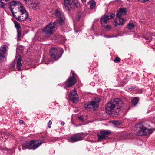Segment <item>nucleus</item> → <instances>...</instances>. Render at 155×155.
<instances>
[{
    "mask_svg": "<svg viewBox=\"0 0 155 155\" xmlns=\"http://www.w3.org/2000/svg\"><path fill=\"white\" fill-rule=\"evenodd\" d=\"M137 127L138 130L137 135L140 136L150 135L153 131V129L147 128L141 124H139Z\"/></svg>",
    "mask_w": 155,
    "mask_h": 155,
    "instance_id": "nucleus-8",
    "label": "nucleus"
},
{
    "mask_svg": "<svg viewBox=\"0 0 155 155\" xmlns=\"http://www.w3.org/2000/svg\"><path fill=\"white\" fill-rule=\"evenodd\" d=\"M45 143L44 140H32L29 142L24 143L22 145V149L23 150L27 149L35 150Z\"/></svg>",
    "mask_w": 155,
    "mask_h": 155,
    "instance_id": "nucleus-2",
    "label": "nucleus"
},
{
    "mask_svg": "<svg viewBox=\"0 0 155 155\" xmlns=\"http://www.w3.org/2000/svg\"><path fill=\"white\" fill-rule=\"evenodd\" d=\"M81 16L80 15H77L76 17V20L77 21H78L80 19Z\"/></svg>",
    "mask_w": 155,
    "mask_h": 155,
    "instance_id": "nucleus-33",
    "label": "nucleus"
},
{
    "mask_svg": "<svg viewBox=\"0 0 155 155\" xmlns=\"http://www.w3.org/2000/svg\"><path fill=\"white\" fill-rule=\"evenodd\" d=\"M41 138L43 139H46L48 138V137L47 136L45 135V136H42Z\"/></svg>",
    "mask_w": 155,
    "mask_h": 155,
    "instance_id": "nucleus-37",
    "label": "nucleus"
},
{
    "mask_svg": "<svg viewBox=\"0 0 155 155\" xmlns=\"http://www.w3.org/2000/svg\"><path fill=\"white\" fill-rule=\"evenodd\" d=\"M128 80L127 79L124 78L123 79L121 82L120 84L122 86H124L128 82Z\"/></svg>",
    "mask_w": 155,
    "mask_h": 155,
    "instance_id": "nucleus-28",
    "label": "nucleus"
},
{
    "mask_svg": "<svg viewBox=\"0 0 155 155\" xmlns=\"http://www.w3.org/2000/svg\"><path fill=\"white\" fill-rule=\"evenodd\" d=\"M9 5L10 7V9L11 11L12 12V9H11L12 6L15 7L17 6L20 5L21 8V3L19 1H12L9 3Z\"/></svg>",
    "mask_w": 155,
    "mask_h": 155,
    "instance_id": "nucleus-17",
    "label": "nucleus"
},
{
    "mask_svg": "<svg viewBox=\"0 0 155 155\" xmlns=\"http://www.w3.org/2000/svg\"><path fill=\"white\" fill-rule=\"evenodd\" d=\"M64 8L67 11L74 10L80 5L78 0H64Z\"/></svg>",
    "mask_w": 155,
    "mask_h": 155,
    "instance_id": "nucleus-4",
    "label": "nucleus"
},
{
    "mask_svg": "<svg viewBox=\"0 0 155 155\" xmlns=\"http://www.w3.org/2000/svg\"><path fill=\"white\" fill-rule=\"evenodd\" d=\"M61 124L62 125H64V122H61Z\"/></svg>",
    "mask_w": 155,
    "mask_h": 155,
    "instance_id": "nucleus-40",
    "label": "nucleus"
},
{
    "mask_svg": "<svg viewBox=\"0 0 155 155\" xmlns=\"http://www.w3.org/2000/svg\"><path fill=\"white\" fill-rule=\"evenodd\" d=\"M85 0H81V1L83 2Z\"/></svg>",
    "mask_w": 155,
    "mask_h": 155,
    "instance_id": "nucleus-43",
    "label": "nucleus"
},
{
    "mask_svg": "<svg viewBox=\"0 0 155 155\" xmlns=\"http://www.w3.org/2000/svg\"><path fill=\"white\" fill-rule=\"evenodd\" d=\"M57 24L56 21L51 22L43 28V31L46 36L48 37L54 33V29Z\"/></svg>",
    "mask_w": 155,
    "mask_h": 155,
    "instance_id": "nucleus-7",
    "label": "nucleus"
},
{
    "mask_svg": "<svg viewBox=\"0 0 155 155\" xmlns=\"http://www.w3.org/2000/svg\"><path fill=\"white\" fill-rule=\"evenodd\" d=\"M122 103L123 102L120 99L118 98L114 99V101L107 104L105 108L106 113L111 115L112 114L114 115L117 114L120 108V107Z\"/></svg>",
    "mask_w": 155,
    "mask_h": 155,
    "instance_id": "nucleus-1",
    "label": "nucleus"
},
{
    "mask_svg": "<svg viewBox=\"0 0 155 155\" xmlns=\"http://www.w3.org/2000/svg\"><path fill=\"white\" fill-rule=\"evenodd\" d=\"M63 53V50L61 48L53 47L51 49V56L55 61L58 60L61 58Z\"/></svg>",
    "mask_w": 155,
    "mask_h": 155,
    "instance_id": "nucleus-5",
    "label": "nucleus"
},
{
    "mask_svg": "<svg viewBox=\"0 0 155 155\" xmlns=\"http://www.w3.org/2000/svg\"><path fill=\"white\" fill-rule=\"evenodd\" d=\"M69 96L70 100L74 103H77L78 101L79 97L75 88L71 91Z\"/></svg>",
    "mask_w": 155,
    "mask_h": 155,
    "instance_id": "nucleus-13",
    "label": "nucleus"
},
{
    "mask_svg": "<svg viewBox=\"0 0 155 155\" xmlns=\"http://www.w3.org/2000/svg\"><path fill=\"white\" fill-rule=\"evenodd\" d=\"M110 133L111 132L109 130H101L97 132V135L98 141H100L107 139Z\"/></svg>",
    "mask_w": 155,
    "mask_h": 155,
    "instance_id": "nucleus-11",
    "label": "nucleus"
},
{
    "mask_svg": "<svg viewBox=\"0 0 155 155\" xmlns=\"http://www.w3.org/2000/svg\"><path fill=\"white\" fill-rule=\"evenodd\" d=\"M7 47L6 45H4L0 48V63L3 61L5 59V54L6 52Z\"/></svg>",
    "mask_w": 155,
    "mask_h": 155,
    "instance_id": "nucleus-14",
    "label": "nucleus"
},
{
    "mask_svg": "<svg viewBox=\"0 0 155 155\" xmlns=\"http://www.w3.org/2000/svg\"><path fill=\"white\" fill-rule=\"evenodd\" d=\"M14 23L17 31L21 30L20 24L18 22L15 20L14 21Z\"/></svg>",
    "mask_w": 155,
    "mask_h": 155,
    "instance_id": "nucleus-23",
    "label": "nucleus"
},
{
    "mask_svg": "<svg viewBox=\"0 0 155 155\" xmlns=\"http://www.w3.org/2000/svg\"><path fill=\"white\" fill-rule=\"evenodd\" d=\"M91 84H94V83H92Z\"/></svg>",
    "mask_w": 155,
    "mask_h": 155,
    "instance_id": "nucleus-45",
    "label": "nucleus"
},
{
    "mask_svg": "<svg viewBox=\"0 0 155 155\" xmlns=\"http://www.w3.org/2000/svg\"><path fill=\"white\" fill-rule=\"evenodd\" d=\"M91 84H94V83H92Z\"/></svg>",
    "mask_w": 155,
    "mask_h": 155,
    "instance_id": "nucleus-44",
    "label": "nucleus"
},
{
    "mask_svg": "<svg viewBox=\"0 0 155 155\" xmlns=\"http://www.w3.org/2000/svg\"><path fill=\"white\" fill-rule=\"evenodd\" d=\"M21 61L22 60L21 57H20L18 59H16V67L18 70H21L22 66V64L21 63Z\"/></svg>",
    "mask_w": 155,
    "mask_h": 155,
    "instance_id": "nucleus-18",
    "label": "nucleus"
},
{
    "mask_svg": "<svg viewBox=\"0 0 155 155\" xmlns=\"http://www.w3.org/2000/svg\"><path fill=\"white\" fill-rule=\"evenodd\" d=\"M52 122L51 120H49V121L48 122V127L49 128H51V125L52 124Z\"/></svg>",
    "mask_w": 155,
    "mask_h": 155,
    "instance_id": "nucleus-31",
    "label": "nucleus"
},
{
    "mask_svg": "<svg viewBox=\"0 0 155 155\" xmlns=\"http://www.w3.org/2000/svg\"><path fill=\"white\" fill-rule=\"evenodd\" d=\"M135 87L133 86L130 87H129V89L130 90H134L135 88Z\"/></svg>",
    "mask_w": 155,
    "mask_h": 155,
    "instance_id": "nucleus-36",
    "label": "nucleus"
},
{
    "mask_svg": "<svg viewBox=\"0 0 155 155\" xmlns=\"http://www.w3.org/2000/svg\"><path fill=\"white\" fill-rule=\"evenodd\" d=\"M95 107L96 106L92 101L85 105L86 109L89 111L91 110V109H93L94 111L96 110L97 108Z\"/></svg>",
    "mask_w": 155,
    "mask_h": 155,
    "instance_id": "nucleus-16",
    "label": "nucleus"
},
{
    "mask_svg": "<svg viewBox=\"0 0 155 155\" xmlns=\"http://www.w3.org/2000/svg\"><path fill=\"white\" fill-rule=\"evenodd\" d=\"M87 135V134L81 133L74 134L68 138V141L71 142H74L83 140L84 137Z\"/></svg>",
    "mask_w": 155,
    "mask_h": 155,
    "instance_id": "nucleus-9",
    "label": "nucleus"
},
{
    "mask_svg": "<svg viewBox=\"0 0 155 155\" xmlns=\"http://www.w3.org/2000/svg\"><path fill=\"white\" fill-rule=\"evenodd\" d=\"M21 13L20 15H18L17 13L15 14L12 13V15L18 20L23 22L26 20L28 17V15L25 9L23 7H21L19 10Z\"/></svg>",
    "mask_w": 155,
    "mask_h": 155,
    "instance_id": "nucleus-6",
    "label": "nucleus"
},
{
    "mask_svg": "<svg viewBox=\"0 0 155 155\" xmlns=\"http://www.w3.org/2000/svg\"><path fill=\"white\" fill-rule=\"evenodd\" d=\"M96 6V2L94 1H92L90 4V8L91 9L94 8Z\"/></svg>",
    "mask_w": 155,
    "mask_h": 155,
    "instance_id": "nucleus-27",
    "label": "nucleus"
},
{
    "mask_svg": "<svg viewBox=\"0 0 155 155\" xmlns=\"http://www.w3.org/2000/svg\"><path fill=\"white\" fill-rule=\"evenodd\" d=\"M54 14L56 17L57 18L56 22L62 25L64 23L65 20V18L63 13L59 9L55 10L54 12Z\"/></svg>",
    "mask_w": 155,
    "mask_h": 155,
    "instance_id": "nucleus-10",
    "label": "nucleus"
},
{
    "mask_svg": "<svg viewBox=\"0 0 155 155\" xmlns=\"http://www.w3.org/2000/svg\"><path fill=\"white\" fill-rule=\"evenodd\" d=\"M100 100L98 98H96L94 100L92 101L93 104L95 105L96 107L98 108L99 106V103L100 102Z\"/></svg>",
    "mask_w": 155,
    "mask_h": 155,
    "instance_id": "nucleus-20",
    "label": "nucleus"
},
{
    "mask_svg": "<svg viewBox=\"0 0 155 155\" xmlns=\"http://www.w3.org/2000/svg\"><path fill=\"white\" fill-rule=\"evenodd\" d=\"M70 77H72V78H74L75 80H77V76L74 72H72V76H70Z\"/></svg>",
    "mask_w": 155,
    "mask_h": 155,
    "instance_id": "nucleus-30",
    "label": "nucleus"
},
{
    "mask_svg": "<svg viewBox=\"0 0 155 155\" xmlns=\"http://www.w3.org/2000/svg\"><path fill=\"white\" fill-rule=\"evenodd\" d=\"M139 99L138 97H135L131 101V103L133 105L136 106L138 103Z\"/></svg>",
    "mask_w": 155,
    "mask_h": 155,
    "instance_id": "nucleus-24",
    "label": "nucleus"
},
{
    "mask_svg": "<svg viewBox=\"0 0 155 155\" xmlns=\"http://www.w3.org/2000/svg\"><path fill=\"white\" fill-rule=\"evenodd\" d=\"M104 27L108 30L110 29L111 28V26L109 25H105Z\"/></svg>",
    "mask_w": 155,
    "mask_h": 155,
    "instance_id": "nucleus-32",
    "label": "nucleus"
},
{
    "mask_svg": "<svg viewBox=\"0 0 155 155\" xmlns=\"http://www.w3.org/2000/svg\"><path fill=\"white\" fill-rule=\"evenodd\" d=\"M11 67H12L13 68H15V65H11Z\"/></svg>",
    "mask_w": 155,
    "mask_h": 155,
    "instance_id": "nucleus-41",
    "label": "nucleus"
},
{
    "mask_svg": "<svg viewBox=\"0 0 155 155\" xmlns=\"http://www.w3.org/2000/svg\"><path fill=\"white\" fill-rule=\"evenodd\" d=\"M120 59L119 58L117 57L115 58V59L114 61L115 63H117L120 62Z\"/></svg>",
    "mask_w": 155,
    "mask_h": 155,
    "instance_id": "nucleus-29",
    "label": "nucleus"
},
{
    "mask_svg": "<svg viewBox=\"0 0 155 155\" xmlns=\"http://www.w3.org/2000/svg\"><path fill=\"white\" fill-rule=\"evenodd\" d=\"M126 8H120L117 12L115 20L114 21V26L117 27L118 25H123L125 23V20L123 17L126 14Z\"/></svg>",
    "mask_w": 155,
    "mask_h": 155,
    "instance_id": "nucleus-3",
    "label": "nucleus"
},
{
    "mask_svg": "<svg viewBox=\"0 0 155 155\" xmlns=\"http://www.w3.org/2000/svg\"><path fill=\"white\" fill-rule=\"evenodd\" d=\"M36 0H24L25 3L27 5V6L28 7L32 3H34Z\"/></svg>",
    "mask_w": 155,
    "mask_h": 155,
    "instance_id": "nucleus-22",
    "label": "nucleus"
},
{
    "mask_svg": "<svg viewBox=\"0 0 155 155\" xmlns=\"http://www.w3.org/2000/svg\"><path fill=\"white\" fill-rule=\"evenodd\" d=\"M28 20H29V21H31V18H29L28 19Z\"/></svg>",
    "mask_w": 155,
    "mask_h": 155,
    "instance_id": "nucleus-42",
    "label": "nucleus"
},
{
    "mask_svg": "<svg viewBox=\"0 0 155 155\" xmlns=\"http://www.w3.org/2000/svg\"><path fill=\"white\" fill-rule=\"evenodd\" d=\"M16 113L18 114V112H16Z\"/></svg>",
    "mask_w": 155,
    "mask_h": 155,
    "instance_id": "nucleus-47",
    "label": "nucleus"
},
{
    "mask_svg": "<svg viewBox=\"0 0 155 155\" xmlns=\"http://www.w3.org/2000/svg\"><path fill=\"white\" fill-rule=\"evenodd\" d=\"M77 80L72 77H69L64 83L66 87H69L74 86L76 83Z\"/></svg>",
    "mask_w": 155,
    "mask_h": 155,
    "instance_id": "nucleus-15",
    "label": "nucleus"
},
{
    "mask_svg": "<svg viewBox=\"0 0 155 155\" xmlns=\"http://www.w3.org/2000/svg\"><path fill=\"white\" fill-rule=\"evenodd\" d=\"M142 37L147 40V42H150L151 39V35L148 33L146 34L145 35L143 36Z\"/></svg>",
    "mask_w": 155,
    "mask_h": 155,
    "instance_id": "nucleus-21",
    "label": "nucleus"
},
{
    "mask_svg": "<svg viewBox=\"0 0 155 155\" xmlns=\"http://www.w3.org/2000/svg\"><path fill=\"white\" fill-rule=\"evenodd\" d=\"M134 27V25L132 23H129L127 26V28L130 30H132Z\"/></svg>",
    "mask_w": 155,
    "mask_h": 155,
    "instance_id": "nucleus-26",
    "label": "nucleus"
},
{
    "mask_svg": "<svg viewBox=\"0 0 155 155\" xmlns=\"http://www.w3.org/2000/svg\"><path fill=\"white\" fill-rule=\"evenodd\" d=\"M17 41H19L21 40V30L17 31Z\"/></svg>",
    "mask_w": 155,
    "mask_h": 155,
    "instance_id": "nucleus-25",
    "label": "nucleus"
},
{
    "mask_svg": "<svg viewBox=\"0 0 155 155\" xmlns=\"http://www.w3.org/2000/svg\"><path fill=\"white\" fill-rule=\"evenodd\" d=\"M115 16V15L113 13H110L107 14H105L103 15L100 20V23L101 24H106L108 21H109L110 19H113Z\"/></svg>",
    "mask_w": 155,
    "mask_h": 155,
    "instance_id": "nucleus-12",
    "label": "nucleus"
},
{
    "mask_svg": "<svg viewBox=\"0 0 155 155\" xmlns=\"http://www.w3.org/2000/svg\"><path fill=\"white\" fill-rule=\"evenodd\" d=\"M78 118H79V120L81 121L84 120V119H83V117L81 116L79 117Z\"/></svg>",
    "mask_w": 155,
    "mask_h": 155,
    "instance_id": "nucleus-38",
    "label": "nucleus"
},
{
    "mask_svg": "<svg viewBox=\"0 0 155 155\" xmlns=\"http://www.w3.org/2000/svg\"><path fill=\"white\" fill-rule=\"evenodd\" d=\"M36 2V0L35 2H34V3H32L30 6L28 7H31L33 9L35 10L38 8H39V4L38 2Z\"/></svg>",
    "mask_w": 155,
    "mask_h": 155,
    "instance_id": "nucleus-19",
    "label": "nucleus"
},
{
    "mask_svg": "<svg viewBox=\"0 0 155 155\" xmlns=\"http://www.w3.org/2000/svg\"><path fill=\"white\" fill-rule=\"evenodd\" d=\"M16 113L18 114V112H16Z\"/></svg>",
    "mask_w": 155,
    "mask_h": 155,
    "instance_id": "nucleus-46",
    "label": "nucleus"
},
{
    "mask_svg": "<svg viewBox=\"0 0 155 155\" xmlns=\"http://www.w3.org/2000/svg\"><path fill=\"white\" fill-rule=\"evenodd\" d=\"M16 113L18 114V112H16Z\"/></svg>",
    "mask_w": 155,
    "mask_h": 155,
    "instance_id": "nucleus-48",
    "label": "nucleus"
},
{
    "mask_svg": "<svg viewBox=\"0 0 155 155\" xmlns=\"http://www.w3.org/2000/svg\"><path fill=\"white\" fill-rule=\"evenodd\" d=\"M113 124L115 125H118L119 124V123L118 121H113Z\"/></svg>",
    "mask_w": 155,
    "mask_h": 155,
    "instance_id": "nucleus-35",
    "label": "nucleus"
},
{
    "mask_svg": "<svg viewBox=\"0 0 155 155\" xmlns=\"http://www.w3.org/2000/svg\"><path fill=\"white\" fill-rule=\"evenodd\" d=\"M138 1L142 3H145V2L148 1L149 0H137Z\"/></svg>",
    "mask_w": 155,
    "mask_h": 155,
    "instance_id": "nucleus-34",
    "label": "nucleus"
},
{
    "mask_svg": "<svg viewBox=\"0 0 155 155\" xmlns=\"http://www.w3.org/2000/svg\"><path fill=\"white\" fill-rule=\"evenodd\" d=\"M19 123H20V124L21 125V124H22L23 123V121L22 120H20L19 121Z\"/></svg>",
    "mask_w": 155,
    "mask_h": 155,
    "instance_id": "nucleus-39",
    "label": "nucleus"
}]
</instances>
